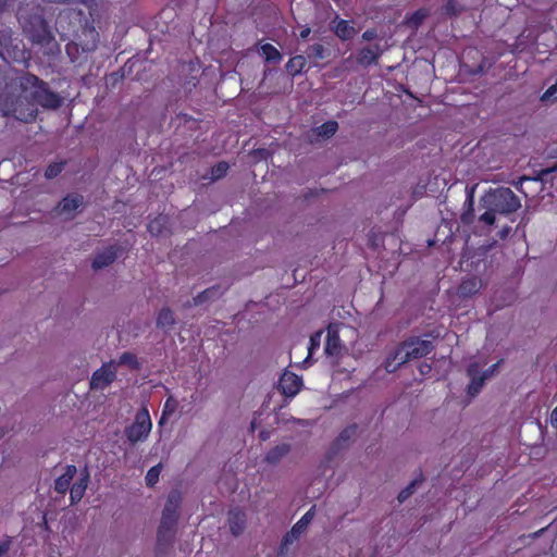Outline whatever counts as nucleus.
I'll return each mask as SVG.
<instances>
[{
	"instance_id": "f257e3e1",
	"label": "nucleus",
	"mask_w": 557,
	"mask_h": 557,
	"mask_svg": "<svg viewBox=\"0 0 557 557\" xmlns=\"http://www.w3.org/2000/svg\"><path fill=\"white\" fill-rule=\"evenodd\" d=\"M17 17L24 34L34 42L41 46L50 44L52 36L42 17V10L39 5L21 8Z\"/></svg>"
},
{
	"instance_id": "f03ea898",
	"label": "nucleus",
	"mask_w": 557,
	"mask_h": 557,
	"mask_svg": "<svg viewBox=\"0 0 557 557\" xmlns=\"http://www.w3.org/2000/svg\"><path fill=\"white\" fill-rule=\"evenodd\" d=\"M20 86L25 94V98H29L32 102L40 104L44 108L57 109L61 104V98L53 91L49 90L47 84L39 81L37 76L26 74L20 78Z\"/></svg>"
},
{
	"instance_id": "7ed1b4c3",
	"label": "nucleus",
	"mask_w": 557,
	"mask_h": 557,
	"mask_svg": "<svg viewBox=\"0 0 557 557\" xmlns=\"http://www.w3.org/2000/svg\"><path fill=\"white\" fill-rule=\"evenodd\" d=\"M20 86L25 94V98H29L32 102L40 104L44 108L57 109L61 104V98L53 91L49 90L47 84L39 81L37 76L26 74L20 78Z\"/></svg>"
},
{
	"instance_id": "20e7f679",
	"label": "nucleus",
	"mask_w": 557,
	"mask_h": 557,
	"mask_svg": "<svg viewBox=\"0 0 557 557\" xmlns=\"http://www.w3.org/2000/svg\"><path fill=\"white\" fill-rule=\"evenodd\" d=\"M433 350V344L428 339L411 338L403 343L385 363L387 372H394L397 368L410 360L429 355Z\"/></svg>"
},
{
	"instance_id": "39448f33",
	"label": "nucleus",
	"mask_w": 557,
	"mask_h": 557,
	"mask_svg": "<svg viewBox=\"0 0 557 557\" xmlns=\"http://www.w3.org/2000/svg\"><path fill=\"white\" fill-rule=\"evenodd\" d=\"M482 205L485 209L494 210L499 214H509L517 211L521 206L519 198L507 187L488 191L482 198Z\"/></svg>"
},
{
	"instance_id": "423d86ee",
	"label": "nucleus",
	"mask_w": 557,
	"mask_h": 557,
	"mask_svg": "<svg viewBox=\"0 0 557 557\" xmlns=\"http://www.w3.org/2000/svg\"><path fill=\"white\" fill-rule=\"evenodd\" d=\"M152 429V421L146 407L141 408L135 416L134 422L125 429V435L132 444L144 442Z\"/></svg>"
},
{
	"instance_id": "0eeeda50",
	"label": "nucleus",
	"mask_w": 557,
	"mask_h": 557,
	"mask_svg": "<svg viewBox=\"0 0 557 557\" xmlns=\"http://www.w3.org/2000/svg\"><path fill=\"white\" fill-rule=\"evenodd\" d=\"M116 377V363L111 360L103 363L102 367L92 373L90 379V388L102 391L108 387Z\"/></svg>"
},
{
	"instance_id": "6e6552de",
	"label": "nucleus",
	"mask_w": 557,
	"mask_h": 557,
	"mask_svg": "<svg viewBox=\"0 0 557 557\" xmlns=\"http://www.w3.org/2000/svg\"><path fill=\"white\" fill-rule=\"evenodd\" d=\"M181 504V495L178 492L173 491L168 496L166 505L163 509L162 521L159 529L161 536L164 531H170L177 519V510Z\"/></svg>"
},
{
	"instance_id": "1a4fd4ad",
	"label": "nucleus",
	"mask_w": 557,
	"mask_h": 557,
	"mask_svg": "<svg viewBox=\"0 0 557 557\" xmlns=\"http://www.w3.org/2000/svg\"><path fill=\"white\" fill-rule=\"evenodd\" d=\"M301 379L293 372L285 371L280 379L278 388L287 397H294L301 388Z\"/></svg>"
},
{
	"instance_id": "9d476101",
	"label": "nucleus",
	"mask_w": 557,
	"mask_h": 557,
	"mask_svg": "<svg viewBox=\"0 0 557 557\" xmlns=\"http://www.w3.org/2000/svg\"><path fill=\"white\" fill-rule=\"evenodd\" d=\"M480 367L481 366L478 362H471L467 369V374L470 377L468 394L472 397L480 393L486 381V375H482L480 372Z\"/></svg>"
},
{
	"instance_id": "9b49d317",
	"label": "nucleus",
	"mask_w": 557,
	"mask_h": 557,
	"mask_svg": "<svg viewBox=\"0 0 557 557\" xmlns=\"http://www.w3.org/2000/svg\"><path fill=\"white\" fill-rule=\"evenodd\" d=\"M343 349L344 346L341 343L336 327L330 325L327 327L326 343L324 347L325 355L329 358L336 360L342 355Z\"/></svg>"
},
{
	"instance_id": "f8f14e48",
	"label": "nucleus",
	"mask_w": 557,
	"mask_h": 557,
	"mask_svg": "<svg viewBox=\"0 0 557 557\" xmlns=\"http://www.w3.org/2000/svg\"><path fill=\"white\" fill-rule=\"evenodd\" d=\"M83 201L84 198L81 195H69L59 202L57 211L60 215L72 219Z\"/></svg>"
},
{
	"instance_id": "ddd939ff",
	"label": "nucleus",
	"mask_w": 557,
	"mask_h": 557,
	"mask_svg": "<svg viewBox=\"0 0 557 557\" xmlns=\"http://www.w3.org/2000/svg\"><path fill=\"white\" fill-rule=\"evenodd\" d=\"M313 518V508L309 509L299 521L292 528V530L285 535L284 544H290L296 541L307 529L308 524Z\"/></svg>"
},
{
	"instance_id": "4468645a",
	"label": "nucleus",
	"mask_w": 557,
	"mask_h": 557,
	"mask_svg": "<svg viewBox=\"0 0 557 557\" xmlns=\"http://www.w3.org/2000/svg\"><path fill=\"white\" fill-rule=\"evenodd\" d=\"M117 258V250L115 247L111 246L106 248L104 250L98 252L92 261L94 270H101L115 261Z\"/></svg>"
},
{
	"instance_id": "2eb2a0df",
	"label": "nucleus",
	"mask_w": 557,
	"mask_h": 557,
	"mask_svg": "<svg viewBox=\"0 0 557 557\" xmlns=\"http://www.w3.org/2000/svg\"><path fill=\"white\" fill-rule=\"evenodd\" d=\"M76 472L77 469L74 465L66 466L65 472L55 480L54 490L60 494H65Z\"/></svg>"
},
{
	"instance_id": "dca6fc26",
	"label": "nucleus",
	"mask_w": 557,
	"mask_h": 557,
	"mask_svg": "<svg viewBox=\"0 0 557 557\" xmlns=\"http://www.w3.org/2000/svg\"><path fill=\"white\" fill-rule=\"evenodd\" d=\"M88 482L89 473L87 471H84L82 478L78 481H76L70 490V498L72 505L78 503L83 498L87 490Z\"/></svg>"
},
{
	"instance_id": "f3484780",
	"label": "nucleus",
	"mask_w": 557,
	"mask_h": 557,
	"mask_svg": "<svg viewBox=\"0 0 557 557\" xmlns=\"http://www.w3.org/2000/svg\"><path fill=\"white\" fill-rule=\"evenodd\" d=\"M290 451V445L283 443L271 448L264 457V461L269 465H277Z\"/></svg>"
},
{
	"instance_id": "a211bd4d",
	"label": "nucleus",
	"mask_w": 557,
	"mask_h": 557,
	"mask_svg": "<svg viewBox=\"0 0 557 557\" xmlns=\"http://www.w3.org/2000/svg\"><path fill=\"white\" fill-rule=\"evenodd\" d=\"M382 53V49L379 45L363 48L358 54V62L361 65H370L375 63Z\"/></svg>"
},
{
	"instance_id": "6ab92c4d",
	"label": "nucleus",
	"mask_w": 557,
	"mask_h": 557,
	"mask_svg": "<svg viewBox=\"0 0 557 557\" xmlns=\"http://www.w3.org/2000/svg\"><path fill=\"white\" fill-rule=\"evenodd\" d=\"M245 522H246L245 513L242 512L240 510H231L228 512V524H230L231 532L234 535H238L243 532V530L245 528Z\"/></svg>"
},
{
	"instance_id": "aec40b11",
	"label": "nucleus",
	"mask_w": 557,
	"mask_h": 557,
	"mask_svg": "<svg viewBox=\"0 0 557 557\" xmlns=\"http://www.w3.org/2000/svg\"><path fill=\"white\" fill-rule=\"evenodd\" d=\"M482 286L483 284L480 278L469 277L461 282L458 290L461 296L469 297L476 294L482 288Z\"/></svg>"
},
{
	"instance_id": "412c9836",
	"label": "nucleus",
	"mask_w": 557,
	"mask_h": 557,
	"mask_svg": "<svg viewBox=\"0 0 557 557\" xmlns=\"http://www.w3.org/2000/svg\"><path fill=\"white\" fill-rule=\"evenodd\" d=\"M335 34L343 40L350 39L355 34V27L348 21H338L335 25Z\"/></svg>"
},
{
	"instance_id": "4be33fe9",
	"label": "nucleus",
	"mask_w": 557,
	"mask_h": 557,
	"mask_svg": "<svg viewBox=\"0 0 557 557\" xmlns=\"http://www.w3.org/2000/svg\"><path fill=\"white\" fill-rule=\"evenodd\" d=\"M260 54L268 62H280L282 59L280 51L270 44H264L260 47Z\"/></svg>"
},
{
	"instance_id": "5701e85b",
	"label": "nucleus",
	"mask_w": 557,
	"mask_h": 557,
	"mask_svg": "<svg viewBox=\"0 0 557 557\" xmlns=\"http://www.w3.org/2000/svg\"><path fill=\"white\" fill-rule=\"evenodd\" d=\"M306 63H307V61L304 55H295L292 59H289V61L287 62L286 70L292 75H297V74L301 73V71L306 66Z\"/></svg>"
},
{
	"instance_id": "b1692460",
	"label": "nucleus",
	"mask_w": 557,
	"mask_h": 557,
	"mask_svg": "<svg viewBox=\"0 0 557 557\" xmlns=\"http://www.w3.org/2000/svg\"><path fill=\"white\" fill-rule=\"evenodd\" d=\"M175 323V319L173 312L169 308H163L160 310L157 325L162 329L171 327Z\"/></svg>"
},
{
	"instance_id": "393cba45",
	"label": "nucleus",
	"mask_w": 557,
	"mask_h": 557,
	"mask_svg": "<svg viewBox=\"0 0 557 557\" xmlns=\"http://www.w3.org/2000/svg\"><path fill=\"white\" fill-rule=\"evenodd\" d=\"M337 127V122L329 121L317 127L314 129V133L317 134L318 137H331L336 133Z\"/></svg>"
},
{
	"instance_id": "a878e982",
	"label": "nucleus",
	"mask_w": 557,
	"mask_h": 557,
	"mask_svg": "<svg viewBox=\"0 0 557 557\" xmlns=\"http://www.w3.org/2000/svg\"><path fill=\"white\" fill-rule=\"evenodd\" d=\"M116 368L119 366H126L131 369H137L139 367L136 355L133 352L125 351L123 352L117 360H115Z\"/></svg>"
},
{
	"instance_id": "bb28decb",
	"label": "nucleus",
	"mask_w": 557,
	"mask_h": 557,
	"mask_svg": "<svg viewBox=\"0 0 557 557\" xmlns=\"http://www.w3.org/2000/svg\"><path fill=\"white\" fill-rule=\"evenodd\" d=\"M177 403L173 397H169L163 406L162 414L159 420V425H163L166 422V419L176 410Z\"/></svg>"
},
{
	"instance_id": "cd10ccee",
	"label": "nucleus",
	"mask_w": 557,
	"mask_h": 557,
	"mask_svg": "<svg viewBox=\"0 0 557 557\" xmlns=\"http://www.w3.org/2000/svg\"><path fill=\"white\" fill-rule=\"evenodd\" d=\"M428 15H429L428 10L420 9V10L416 11L414 13H412L409 17H407V24L410 27L417 28L425 20V17Z\"/></svg>"
},
{
	"instance_id": "c85d7f7f",
	"label": "nucleus",
	"mask_w": 557,
	"mask_h": 557,
	"mask_svg": "<svg viewBox=\"0 0 557 557\" xmlns=\"http://www.w3.org/2000/svg\"><path fill=\"white\" fill-rule=\"evenodd\" d=\"M322 332H317L311 335L308 346V356L304 360V364L309 363V358L313 355L314 350L319 348L321 342Z\"/></svg>"
},
{
	"instance_id": "c756f323",
	"label": "nucleus",
	"mask_w": 557,
	"mask_h": 557,
	"mask_svg": "<svg viewBox=\"0 0 557 557\" xmlns=\"http://www.w3.org/2000/svg\"><path fill=\"white\" fill-rule=\"evenodd\" d=\"M166 224V218L165 216H158L154 220H152L149 224H148V231L152 234V235H159L162 233V230L164 227V225Z\"/></svg>"
},
{
	"instance_id": "7c9ffc66",
	"label": "nucleus",
	"mask_w": 557,
	"mask_h": 557,
	"mask_svg": "<svg viewBox=\"0 0 557 557\" xmlns=\"http://www.w3.org/2000/svg\"><path fill=\"white\" fill-rule=\"evenodd\" d=\"M161 468H162V466L159 463L148 470L146 478H145L146 484L148 486H153L159 481Z\"/></svg>"
},
{
	"instance_id": "2f4dec72",
	"label": "nucleus",
	"mask_w": 557,
	"mask_h": 557,
	"mask_svg": "<svg viewBox=\"0 0 557 557\" xmlns=\"http://www.w3.org/2000/svg\"><path fill=\"white\" fill-rule=\"evenodd\" d=\"M216 293L218 292L214 288L206 289L202 293L198 294L196 297H194L193 305L194 306L201 305L205 301H207V300L211 299L212 297H214L216 295Z\"/></svg>"
},
{
	"instance_id": "473e14b6",
	"label": "nucleus",
	"mask_w": 557,
	"mask_h": 557,
	"mask_svg": "<svg viewBox=\"0 0 557 557\" xmlns=\"http://www.w3.org/2000/svg\"><path fill=\"white\" fill-rule=\"evenodd\" d=\"M228 170V165L225 162H219L215 166L212 168L211 177L212 180H219L223 177Z\"/></svg>"
},
{
	"instance_id": "72a5a7b5",
	"label": "nucleus",
	"mask_w": 557,
	"mask_h": 557,
	"mask_svg": "<svg viewBox=\"0 0 557 557\" xmlns=\"http://www.w3.org/2000/svg\"><path fill=\"white\" fill-rule=\"evenodd\" d=\"M63 170V163H53V164H50L46 172H45V176L47 178H53L55 176H58Z\"/></svg>"
},
{
	"instance_id": "f704fd0d",
	"label": "nucleus",
	"mask_w": 557,
	"mask_h": 557,
	"mask_svg": "<svg viewBox=\"0 0 557 557\" xmlns=\"http://www.w3.org/2000/svg\"><path fill=\"white\" fill-rule=\"evenodd\" d=\"M497 212L494 210L486 209V211L480 215L479 220L486 225H493L495 223V214Z\"/></svg>"
},
{
	"instance_id": "c9c22d12",
	"label": "nucleus",
	"mask_w": 557,
	"mask_h": 557,
	"mask_svg": "<svg viewBox=\"0 0 557 557\" xmlns=\"http://www.w3.org/2000/svg\"><path fill=\"white\" fill-rule=\"evenodd\" d=\"M309 55L315 58V59H324V48L320 44H314L310 47Z\"/></svg>"
},
{
	"instance_id": "e433bc0d",
	"label": "nucleus",
	"mask_w": 557,
	"mask_h": 557,
	"mask_svg": "<svg viewBox=\"0 0 557 557\" xmlns=\"http://www.w3.org/2000/svg\"><path fill=\"white\" fill-rule=\"evenodd\" d=\"M417 482H411L407 487H405L400 493L398 494V500L400 503L405 502L407 498H409L416 487Z\"/></svg>"
},
{
	"instance_id": "4c0bfd02",
	"label": "nucleus",
	"mask_w": 557,
	"mask_h": 557,
	"mask_svg": "<svg viewBox=\"0 0 557 557\" xmlns=\"http://www.w3.org/2000/svg\"><path fill=\"white\" fill-rule=\"evenodd\" d=\"M357 428L356 425H350L342 431L338 436L339 441L346 442L356 435Z\"/></svg>"
},
{
	"instance_id": "58836bf2",
	"label": "nucleus",
	"mask_w": 557,
	"mask_h": 557,
	"mask_svg": "<svg viewBox=\"0 0 557 557\" xmlns=\"http://www.w3.org/2000/svg\"><path fill=\"white\" fill-rule=\"evenodd\" d=\"M11 39V30L7 27H0V45L8 47Z\"/></svg>"
},
{
	"instance_id": "ea45409f",
	"label": "nucleus",
	"mask_w": 557,
	"mask_h": 557,
	"mask_svg": "<svg viewBox=\"0 0 557 557\" xmlns=\"http://www.w3.org/2000/svg\"><path fill=\"white\" fill-rule=\"evenodd\" d=\"M557 94V82L552 85L542 96V100L543 101H546L548 100L550 97L555 96Z\"/></svg>"
},
{
	"instance_id": "a19ab883",
	"label": "nucleus",
	"mask_w": 557,
	"mask_h": 557,
	"mask_svg": "<svg viewBox=\"0 0 557 557\" xmlns=\"http://www.w3.org/2000/svg\"><path fill=\"white\" fill-rule=\"evenodd\" d=\"M499 366V362L497 363H494L493 366H491L487 370H485L484 372H482V375H486V380L488 377H491L492 375H494V373L496 372L497 368Z\"/></svg>"
},
{
	"instance_id": "79ce46f5",
	"label": "nucleus",
	"mask_w": 557,
	"mask_h": 557,
	"mask_svg": "<svg viewBox=\"0 0 557 557\" xmlns=\"http://www.w3.org/2000/svg\"><path fill=\"white\" fill-rule=\"evenodd\" d=\"M375 36H376V33H375V30H373V29H368V30H366V32L362 34V38H363L364 40H367V41L372 40L373 38H375Z\"/></svg>"
},
{
	"instance_id": "37998d69",
	"label": "nucleus",
	"mask_w": 557,
	"mask_h": 557,
	"mask_svg": "<svg viewBox=\"0 0 557 557\" xmlns=\"http://www.w3.org/2000/svg\"><path fill=\"white\" fill-rule=\"evenodd\" d=\"M10 549V541L0 544V557H3Z\"/></svg>"
},
{
	"instance_id": "c03bdc74",
	"label": "nucleus",
	"mask_w": 557,
	"mask_h": 557,
	"mask_svg": "<svg viewBox=\"0 0 557 557\" xmlns=\"http://www.w3.org/2000/svg\"><path fill=\"white\" fill-rule=\"evenodd\" d=\"M549 421L554 428H557V406L553 409Z\"/></svg>"
},
{
	"instance_id": "a18cd8bd",
	"label": "nucleus",
	"mask_w": 557,
	"mask_h": 557,
	"mask_svg": "<svg viewBox=\"0 0 557 557\" xmlns=\"http://www.w3.org/2000/svg\"><path fill=\"white\" fill-rule=\"evenodd\" d=\"M311 33V29L309 27H304L300 32V37L302 39H306Z\"/></svg>"
},
{
	"instance_id": "49530a36",
	"label": "nucleus",
	"mask_w": 557,
	"mask_h": 557,
	"mask_svg": "<svg viewBox=\"0 0 557 557\" xmlns=\"http://www.w3.org/2000/svg\"><path fill=\"white\" fill-rule=\"evenodd\" d=\"M556 170H557V166L548 168V169L543 170L542 174L543 175H547V174H549V173H552V172H554Z\"/></svg>"
},
{
	"instance_id": "de8ad7c7",
	"label": "nucleus",
	"mask_w": 557,
	"mask_h": 557,
	"mask_svg": "<svg viewBox=\"0 0 557 557\" xmlns=\"http://www.w3.org/2000/svg\"><path fill=\"white\" fill-rule=\"evenodd\" d=\"M431 371V368L430 366H423L421 367V373L424 374V373H428Z\"/></svg>"
},
{
	"instance_id": "09e8293b",
	"label": "nucleus",
	"mask_w": 557,
	"mask_h": 557,
	"mask_svg": "<svg viewBox=\"0 0 557 557\" xmlns=\"http://www.w3.org/2000/svg\"><path fill=\"white\" fill-rule=\"evenodd\" d=\"M7 4V0H0V10H2Z\"/></svg>"
},
{
	"instance_id": "8fccbe9b",
	"label": "nucleus",
	"mask_w": 557,
	"mask_h": 557,
	"mask_svg": "<svg viewBox=\"0 0 557 557\" xmlns=\"http://www.w3.org/2000/svg\"><path fill=\"white\" fill-rule=\"evenodd\" d=\"M89 33H90L92 38H96L98 36L97 33H95L94 30H90Z\"/></svg>"
},
{
	"instance_id": "3c124183",
	"label": "nucleus",
	"mask_w": 557,
	"mask_h": 557,
	"mask_svg": "<svg viewBox=\"0 0 557 557\" xmlns=\"http://www.w3.org/2000/svg\"><path fill=\"white\" fill-rule=\"evenodd\" d=\"M451 5H453V2H451V1H449V2L447 3V9H449Z\"/></svg>"
},
{
	"instance_id": "603ef678",
	"label": "nucleus",
	"mask_w": 557,
	"mask_h": 557,
	"mask_svg": "<svg viewBox=\"0 0 557 557\" xmlns=\"http://www.w3.org/2000/svg\"><path fill=\"white\" fill-rule=\"evenodd\" d=\"M507 232H508V230L503 231L502 236L504 237Z\"/></svg>"
}]
</instances>
